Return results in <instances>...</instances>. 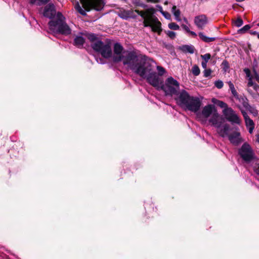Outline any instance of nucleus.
<instances>
[{
	"label": "nucleus",
	"instance_id": "1",
	"mask_svg": "<svg viewBox=\"0 0 259 259\" xmlns=\"http://www.w3.org/2000/svg\"><path fill=\"white\" fill-rule=\"evenodd\" d=\"M92 49L96 52L101 54L104 58L112 57L113 62L117 63L122 62L125 68L128 70L130 68V51L123 50L122 46L119 43L114 44L113 54H112L111 43L97 41L91 45Z\"/></svg>",
	"mask_w": 259,
	"mask_h": 259
},
{
	"label": "nucleus",
	"instance_id": "2",
	"mask_svg": "<svg viewBox=\"0 0 259 259\" xmlns=\"http://www.w3.org/2000/svg\"><path fill=\"white\" fill-rule=\"evenodd\" d=\"M155 64L156 62L152 59L146 58L133 66L131 70L142 78L145 79L153 87H159L160 78L154 70Z\"/></svg>",
	"mask_w": 259,
	"mask_h": 259
},
{
	"label": "nucleus",
	"instance_id": "3",
	"mask_svg": "<svg viewBox=\"0 0 259 259\" xmlns=\"http://www.w3.org/2000/svg\"><path fill=\"white\" fill-rule=\"evenodd\" d=\"M176 100L180 106L194 113L199 110L202 104L198 97L190 96L185 90L180 92Z\"/></svg>",
	"mask_w": 259,
	"mask_h": 259
},
{
	"label": "nucleus",
	"instance_id": "4",
	"mask_svg": "<svg viewBox=\"0 0 259 259\" xmlns=\"http://www.w3.org/2000/svg\"><path fill=\"white\" fill-rule=\"evenodd\" d=\"M56 20H51L48 23L50 29L54 33L68 35L71 33V29L65 21V17L61 12L56 14Z\"/></svg>",
	"mask_w": 259,
	"mask_h": 259
},
{
	"label": "nucleus",
	"instance_id": "5",
	"mask_svg": "<svg viewBox=\"0 0 259 259\" xmlns=\"http://www.w3.org/2000/svg\"><path fill=\"white\" fill-rule=\"evenodd\" d=\"M156 88L162 90L166 96L178 95L179 96L180 94L178 92L180 88L179 82L171 76L166 79L164 83L160 79L159 86Z\"/></svg>",
	"mask_w": 259,
	"mask_h": 259
},
{
	"label": "nucleus",
	"instance_id": "6",
	"mask_svg": "<svg viewBox=\"0 0 259 259\" xmlns=\"http://www.w3.org/2000/svg\"><path fill=\"white\" fill-rule=\"evenodd\" d=\"M238 154L245 162H250L254 158V153L251 146L244 143L238 150Z\"/></svg>",
	"mask_w": 259,
	"mask_h": 259
},
{
	"label": "nucleus",
	"instance_id": "7",
	"mask_svg": "<svg viewBox=\"0 0 259 259\" xmlns=\"http://www.w3.org/2000/svg\"><path fill=\"white\" fill-rule=\"evenodd\" d=\"M80 2L87 11H89L90 9L100 11L103 7L101 4V0H80Z\"/></svg>",
	"mask_w": 259,
	"mask_h": 259
},
{
	"label": "nucleus",
	"instance_id": "8",
	"mask_svg": "<svg viewBox=\"0 0 259 259\" xmlns=\"http://www.w3.org/2000/svg\"><path fill=\"white\" fill-rule=\"evenodd\" d=\"M223 114L226 119L232 124H239L240 119L237 114L231 108H227L223 110Z\"/></svg>",
	"mask_w": 259,
	"mask_h": 259
},
{
	"label": "nucleus",
	"instance_id": "9",
	"mask_svg": "<svg viewBox=\"0 0 259 259\" xmlns=\"http://www.w3.org/2000/svg\"><path fill=\"white\" fill-rule=\"evenodd\" d=\"M147 57L145 56L141 55L139 51L131 49V69L133 66L136 65L139 61L144 60Z\"/></svg>",
	"mask_w": 259,
	"mask_h": 259
},
{
	"label": "nucleus",
	"instance_id": "10",
	"mask_svg": "<svg viewBox=\"0 0 259 259\" xmlns=\"http://www.w3.org/2000/svg\"><path fill=\"white\" fill-rule=\"evenodd\" d=\"M161 25V23L157 18L144 23L145 27H150L153 32H157L159 34H160L162 31Z\"/></svg>",
	"mask_w": 259,
	"mask_h": 259
},
{
	"label": "nucleus",
	"instance_id": "11",
	"mask_svg": "<svg viewBox=\"0 0 259 259\" xmlns=\"http://www.w3.org/2000/svg\"><path fill=\"white\" fill-rule=\"evenodd\" d=\"M194 21L197 27L199 29L202 30L207 24L208 19L205 15L202 14L195 16Z\"/></svg>",
	"mask_w": 259,
	"mask_h": 259
},
{
	"label": "nucleus",
	"instance_id": "12",
	"mask_svg": "<svg viewBox=\"0 0 259 259\" xmlns=\"http://www.w3.org/2000/svg\"><path fill=\"white\" fill-rule=\"evenodd\" d=\"M56 14L55 6L53 4H49L44 9V16L50 19L54 18Z\"/></svg>",
	"mask_w": 259,
	"mask_h": 259
},
{
	"label": "nucleus",
	"instance_id": "13",
	"mask_svg": "<svg viewBox=\"0 0 259 259\" xmlns=\"http://www.w3.org/2000/svg\"><path fill=\"white\" fill-rule=\"evenodd\" d=\"M209 122L215 127L220 128L223 122V120L219 117V114L216 111L213 113L212 117L209 119Z\"/></svg>",
	"mask_w": 259,
	"mask_h": 259
},
{
	"label": "nucleus",
	"instance_id": "14",
	"mask_svg": "<svg viewBox=\"0 0 259 259\" xmlns=\"http://www.w3.org/2000/svg\"><path fill=\"white\" fill-rule=\"evenodd\" d=\"M215 106L212 104H208L204 106L202 110V115L205 118H208L210 115L216 112Z\"/></svg>",
	"mask_w": 259,
	"mask_h": 259
},
{
	"label": "nucleus",
	"instance_id": "15",
	"mask_svg": "<svg viewBox=\"0 0 259 259\" xmlns=\"http://www.w3.org/2000/svg\"><path fill=\"white\" fill-rule=\"evenodd\" d=\"M228 138L230 142L235 145H238L242 141L240 133L238 132H234L228 135Z\"/></svg>",
	"mask_w": 259,
	"mask_h": 259
},
{
	"label": "nucleus",
	"instance_id": "16",
	"mask_svg": "<svg viewBox=\"0 0 259 259\" xmlns=\"http://www.w3.org/2000/svg\"><path fill=\"white\" fill-rule=\"evenodd\" d=\"M179 49L184 53H190L192 54L194 53L195 48L192 45H184L179 47Z\"/></svg>",
	"mask_w": 259,
	"mask_h": 259
},
{
	"label": "nucleus",
	"instance_id": "17",
	"mask_svg": "<svg viewBox=\"0 0 259 259\" xmlns=\"http://www.w3.org/2000/svg\"><path fill=\"white\" fill-rule=\"evenodd\" d=\"M85 42L84 38L81 36H76L74 39L73 45L78 48H81Z\"/></svg>",
	"mask_w": 259,
	"mask_h": 259
},
{
	"label": "nucleus",
	"instance_id": "18",
	"mask_svg": "<svg viewBox=\"0 0 259 259\" xmlns=\"http://www.w3.org/2000/svg\"><path fill=\"white\" fill-rule=\"evenodd\" d=\"M236 99L237 100H238L239 101V102L242 104L243 106L246 109L249 110L251 108V106L249 104L248 100L247 99V98H246L245 97H239L238 96V98H236Z\"/></svg>",
	"mask_w": 259,
	"mask_h": 259
},
{
	"label": "nucleus",
	"instance_id": "19",
	"mask_svg": "<svg viewBox=\"0 0 259 259\" xmlns=\"http://www.w3.org/2000/svg\"><path fill=\"white\" fill-rule=\"evenodd\" d=\"M230 131V125L227 124V123H226L225 124L222 128L221 129H220L219 133L220 134V135L222 136V137H224L225 136H228L229 135V132Z\"/></svg>",
	"mask_w": 259,
	"mask_h": 259
},
{
	"label": "nucleus",
	"instance_id": "20",
	"mask_svg": "<svg viewBox=\"0 0 259 259\" xmlns=\"http://www.w3.org/2000/svg\"><path fill=\"white\" fill-rule=\"evenodd\" d=\"M198 35L200 39L205 42H210L211 41H213L216 39V38L214 37H208L205 36L204 33L202 32H200L198 33Z\"/></svg>",
	"mask_w": 259,
	"mask_h": 259
},
{
	"label": "nucleus",
	"instance_id": "21",
	"mask_svg": "<svg viewBox=\"0 0 259 259\" xmlns=\"http://www.w3.org/2000/svg\"><path fill=\"white\" fill-rule=\"evenodd\" d=\"M171 12L173 13L174 16L175 17L176 20L178 21H180V10L179 9H178L176 6H173V7H172Z\"/></svg>",
	"mask_w": 259,
	"mask_h": 259
},
{
	"label": "nucleus",
	"instance_id": "22",
	"mask_svg": "<svg viewBox=\"0 0 259 259\" xmlns=\"http://www.w3.org/2000/svg\"><path fill=\"white\" fill-rule=\"evenodd\" d=\"M118 16L123 19H127L130 18V12L128 11H125L123 9H121L118 12Z\"/></svg>",
	"mask_w": 259,
	"mask_h": 259
},
{
	"label": "nucleus",
	"instance_id": "23",
	"mask_svg": "<svg viewBox=\"0 0 259 259\" xmlns=\"http://www.w3.org/2000/svg\"><path fill=\"white\" fill-rule=\"evenodd\" d=\"M228 83L230 90H231V93L233 94V95L234 96V97L235 98H238V93L235 89L233 83L231 81H229L228 82Z\"/></svg>",
	"mask_w": 259,
	"mask_h": 259
},
{
	"label": "nucleus",
	"instance_id": "24",
	"mask_svg": "<svg viewBox=\"0 0 259 259\" xmlns=\"http://www.w3.org/2000/svg\"><path fill=\"white\" fill-rule=\"evenodd\" d=\"M88 38L91 42V45H93L97 41L101 40L97 37V35L94 33L89 34L88 36Z\"/></svg>",
	"mask_w": 259,
	"mask_h": 259
},
{
	"label": "nucleus",
	"instance_id": "25",
	"mask_svg": "<svg viewBox=\"0 0 259 259\" xmlns=\"http://www.w3.org/2000/svg\"><path fill=\"white\" fill-rule=\"evenodd\" d=\"M75 8L81 15L83 16L87 15L85 11L81 8L78 2L75 4Z\"/></svg>",
	"mask_w": 259,
	"mask_h": 259
},
{
	"label": "nucleus",
	"instance_id": "26",
	"mask_svg": "<svg viewBox=\"0 0 259 259\" xmlns=\"http://www.w3.org/2000/svg\"><path fill=\"white\" fill-rule=\"evenodd\" d=\"M192 72L193 74L195 76H198V75H199V74L200 73V69H199V67L197 65H195L192 67Z\"/></svg>",
	"mask_w": 259,
	"mask_h": 259
},
{
	"label": "nucleus",
	"instance_id": "27",
	"mask_svg": "<svg viewBox=\"0 0 259 259\" xmlns=\"http://www.w3.org/2000/svg\"><path fill=\"white\" fill-rule=\"evenodd\" d=\"M168 27L170 29H172V30H179L180 28L179 26L177 23H174V22H171L170 23H169Z\"/></svg>",
	"mask_w": 259,
	"mask_h": 259
},
{
	"label": "nucleus",
	"instance_id": "28",
	"mask_svg": "<svg viewBox=\"0 0 259 259\" xmlns=\"http://www.w3.org/2000/svg\"><path fill=\"white\" fill-rule=\"evenodd\" d=\"M222 66V68L223 69V70L225 71H227V70L229 68V63L228 62L225 60L223 61V62L222 63V64H221Z\"/></svg>",
	"mask_w": 259,
	"mask_h": 259
},
{
	"label": "nucleus",
	"instance_id": "29",
	"mask_svg": "<svg viewBox=\"0 0 259 259\" xmlns=\"http://www.w3.org/2000/svg\"><path fill=\"white\" fill-rule=\"evenodd\" d=\"M157 69L158 71V74H157L158 76H159V75L160 76H162L164 74V73L165 72V69L160 66H157Z\"/></svg>",
	"mask_w": 259,
	"mask_h": 259
},
{
	"label": "nucleus",
	"instance_id": "30",
	"mask_svg": "<svg viewBox=\"0 0 259 259\" xmlns=\"http://www.w3.org/2000/svg\"><path fill=\"white\" fill-rule=\"evenodd\" d=\"M243 21L240 18H238L237 20L234 22V25L237 27L241 26L243 25Z\"/></svg>",
	"mask_w": 259,
	"mask_h": 259
},
{
	"label": "nucleus",
	"instance_id": "31",
	"mask_svg": "<svg viewBox=\"0 0 259 259\" xmlns=\"http://www.w3.org/2000/svg\"><path fill=\"white\" fill-rule=\"evenodd\" d=\"M214 85L215 87H217L218 89H222L223 87L224 83L221 80H216L214 82Z\"/></svg>",
	"mask_w": 259,
	"mask_h": 259
},
{
	"label": "nucleus",
	"instance_id": "32",
	"mask_svg": "<svg viewBox=\"0 0 259 259\" xmlns=\"http://www.w3.org/2000/svg\"><path fill=\"white\" fill-rule=\"evenodd\" d=\"M250 28V26L249 24L245 25L242 28L239 30L240 33H244Z\"/></svg>",
	"mask_w": 259,
	"mask_h": 259
},
{
	"label": "nucleus",
	"instance_id": "33",
	"mask_svg": "<svg viewBox=\"0 0 259 259\" xmlns=\"http://www.w3.org/2000/svg\"><path fill=\"white\" fill-rule=\"evenodd\" d=\"M201 57L203 59L202 61L208 62V60L210 59L211 56L210 54L207 53L204 55H201Z\"/></svg>",
	"mask_w": 259,
	"mask_h": 259
},
{
	"label": "nucleus",
	"instance_id": "34",
	"mask_svg": "<svg viewBox=\"0 0 259 259\" xmlns=\"http://www.w3.org/2000/svg\"><path fill=\"white\" fill-rule=\"evenodd\" d=\"M161 14L166 19L170 20L171 19V15L169 13L166 11H161Z\"/></svg>",
	"mask_w": 259,
	"mask_h": 259
},
{
	"label": "nucleus",
	"instance_id": "35",
	"mask_svg": "<svg viewBox=\"0 0 259 259\" xmlns=\"http://www.w3.org/2000/svg\"><path fill=\"white\" fill-rule=\"evenodd\" d=\"M211 70L210 69H205L204 71H203V74H204V76L205 77H209L211 73Z\"/></svg>",
	"mask_w": 259,
	"mask_h": 259
},
{
	"label": "nucleus",
	"instance_id": "36",
	"mask_svg": "<svg viewBox=\"0 0 259 259\" xmlns=\"http://www.w3.org/2000/svg\"><path fill=\"white\" fill-rule=\"evenodd\" d=\"M246 125L247 126H254V122L253 120L250 119V118H247L246 120H245Z\"/></svg>",
	"mask_w": 259,
	"mask_h": 259
},
{
	"label": "nucleus",
	"instance_id": "37",
	"mask_svg": "<svg viewBox=\"0 0 259 259\" xmlns=\"http://www.w3.org/2000/svg\"><path fill=\"white\" fill-rule=\"evenodd\" d=\"M218 105L220 107L224 108L225 109L228 108L227 104L222 101H218Z\"/></svg>",
	"mask_w": 259,
	"mask_h": 259
},
{
	"label": "nucleus",
	"instance_id": "38",
	"mask_svg": "<svg viewBox=\"0 0 259 259\" xmlns=\"http://www.w3.org/2000/svg\"><path fill=\"white\" fill-rule=\"evenodd\" d=\"M166 34L171 39H174L176 37V33L172 31H167Z\"/></svg>",
	"mask_w": 259,
	"mask_h": 259
},
{
	"label": "nucleus",
	"instance_id": "39",
	"mask_svg": "<svg viewBox=\"0 0 259 259\" xmlns=\"http://www.w3.org/2000/svg\"><path fill=\"white\" fill-rule=\"evenodd\" d=\"M253 72L255 80L259 83V74L255 69H253Z\"/></svg>",
	"mask_w": 259,
	"mask_h": 259
},
{
	"label": "nucleus",
	"instance_id": "40",
	"mask_svg": "<svg viewBox=\"0 0 259 259\" xmlns=\"http://www.w3.org/2000/svg\"><path fill=\"white\" fill-rule=\"evenodd\" d=\"M96 60L99 64H103L105 63V61L104 60V59L102 58L97 57L96 58Z\"/></svg>",
	"mask_w": 259,
	"mask_h": 259
},
{
	"label": "nucleus",
	"instance_id": "41",
	"mask_svg": "<svg viewBox=\"0 0 259 259\" xmlns=\"http://www.w3.org/2000/svg\"><path fill=\"white\" fill-rule=\"evenodd\" d=\"M244 72L246 74V76L247 77L250 78V77H251V76L250 71V70L248 68H245L244 69Z\"/></svg>",
	"mask_w": 259,
	"mask_h": 259
},
{
	"label": "nucleus",
	"instance_id": "42",
	"mask_svg": "<svg viewBox=\"0 0 259 259\" xmlns=\"http://www.w3.org/2000/svg\"><path fill=\"white\" fill-rule=\"evenodd\" d=\"M50 0H38V3L37 5L40 6L41 5H44L48 3Z\"/></svg>",
	"mask_w": 259,
	"mask_h": 259
},
{
	"label": "nucleus",
	"instance_id": "43",
	"mask_svg": "<svg viewBox=\"0 0 259 259\" xmlns=\"http://www.w3.org/2000/svg\"><path fill=\"white\" fill-rule=\"evenodd\" d=\"M254 83L255 82H254L252 80V77H250V78L248 79L247 85L248 87H252Z\"/></svg>",
	"mask_w": 259,
	"mask_h": 259
},
{
	"label": "nucleus",
	"instance_id": "44",
	"mask_svg": "<svg viewBox=\"0 0 259 259\" xmlns=\"http://www.w3.org/2000/svg\"><path fill=\"white\" fill-rule=\"evenodd\" d=\"M254 171L256 174L259 176V163L254 167Z\"/></svg>",
	"mask_w": 259,
	"mask_h": 259
},
{
	"label": "nucleus",
	"instance_id": "45",
	"mask_svg": "<svg viewBox=\"0 0 259 259\" xmlns=\"http://www.w3.org/2000/svg\"><path fill=\"white\" fill-rule=\"evenodd\" d=\"M241 112H242V114L243 116V117H244L245 120H246L247 118H250L245 111H241Z\"/></svg>",
	"mask_w": 259,
	"mask_h": 259
},
{
	"label": "nucleus",
	"instance_id": "46",
	"mask_svg": "<svg viewBox=\"0 0 259 259\" xmlns=\"http://www.w3.org/2000/svg\"><path fill=\"white\" fill-rule=\"evenodd\" d=\"M182 27H183V28L185 30H186V31L187 32H188H188L190 31V29H189V28L187 25H185V24H183V25H182Z\"/></svg>",
	"mask_w": 259,
	"mask_h": 259
},
{
	"label": "nucleus",
	"instance_id": "47",
	"mask_svg": "<svg viewBox=\"0 0 259 259\" xmlns=\"http://www.w3.org/2000/svg\"><path fill=\"white\" fill-rule=\"evenodd\" d=\"M252 87H253V89H254L255 91H258V90H259V85H258L257 83H255L253 84V85L252 86Z\"/></svg>",
	"mask_w": 259,
	"mask_h": 259
},
{
	"label": "nucleus",
	"instance_id": "48",
	"mask_svg": "<svg viewBox=\"0 0 259 259\" xmlns=\"http://www.w3.org/2000/svg\"><path fill=\"white\" fill-rule=\"evenodd\" d=\"M207 63V62H204V61L202 62L201 65H202V67L203 68H204L205 69L206 68Z\"/></svg>",
	"mask_w": 259,
	"mask_h": 259
},
{
	"label": "nucleus",
	"instance_id": "49",
	"mask_svg": "<svg viewBox=\"0 0 259 259\" xmlns=\"http://www.w3.org/2000/svg\"><path fill=\"white\" fill-rule=\"evenodd\" d=\"M250 34H251V35H256L257 36L258 32L256 31L250 30Z\"/></svg>",
	"mask_w": 259,
	"mask_h": 259
},
{
	"label": "nucleus",
	"instance_id": "50",
	"mask_svg": "<svg viewBox=\"0 0 259 259\" xmlns=\"http://www.w3.org/2000/svg\"><path fill=\"white\" fill-rule=\"evenodd\" d=\"M188 33H189L191 35H192L194 37L197 36L196 33L194 31L190 30V31Z\"/></svg>",
	"mask_w": 259,
	"mask_h": 259
},
{
	"label": "nucleus",
	"instance_id": "51",
	"mask_svg": "<svg viewBox=\"0 0 259 259\" xmlns=\"http://www.w3.org/2000/svg\"><path fill=\"white\" fill-rule=\"evenodd\" d=\"M254 128V126H251L249 129V133L251 134L252 133L253 129Z\"/></svg>",
	"mask_w": 259,
	"mask_h": 259
},
{
	"label": "nucleus",
	"instance_id": "52",
	"mask_svg": "<svg viewBox=\"0 0 259 259\" xmlns=\"http://www.w3.org/2000/svg\"><path fill=\"white\" fill-rule=\"evenodd\" d=\"M37 0H30L29 2L31 4H34L36 2Z\"/></svg>",
	"mask_w": 259,
	"mask_h": 259
},
{
	"label": "nucleus",
	"instance_id": "53",
	"mask_svg": "<svg viewBox=\"0 0 259 259\" xmlns=\"http://www.w3.org/2000/svg\"><path fill=\"white\" fill-rule=\"evenodd\" d=\"M131 18H134L135 16L133 14V11L131 10Z\"/></svg>",
	"mask_w": 259,
	"mask_h": 259
},
{
	"label": "nucleus",
	"instance_id": "54",
	"mask_svg": "<svg viewBox=\"0 0 259 259\" xmlns=\"http://www.w3.org/2000/svg\"><path fill=\"white\" fill-rule=\"evenodd\" d=\"M139 15H140L143 18L144 17V16H145V14L144 13H139V11H137Z\"/></svg>",
	"mask_w": 259,
	"mask_h": 259
},
{
	"label": "nucleus",
	"instance_id": "55",
	"mask_svg": "<svg viewBox=\"0 0 259 259\" xmlns=\"http://www.w3.org/2000/svg\"><path fill=\"white\" fill-rule=\"evenodd\" d=\"M148 2H153V0H147Z\"/></svg>",
	"mask_w": 259,
	"mask_h": 259
},
{
	"label": "nucleus",
	"instance_id": "56",
	"mask_svg": "<svg viewBox=\"0 0 259 259\" xmlns=\"http://www.w3.org/2000/svg\"><path fill=\"white\" fill-rule=\"evenodd\" d=\"M257 142L259 143V136H258V138H257Z\"/></svg>",
	"mask_w": 259,
	"mask_h": 259
},
{
	"label": "nucleus",
	"instance_id": "57",
	"mask_svg": "<svg viewBox=\"0 0 259 259\" xmlns=\"http://www.w3.org/2000/svg\"><path fill=\"white\" fill-rule=\"evenodd\" d=\"M232 8H233V9H235V6H234V5H233L232 6Z\"/></svg>",
	"mask_w": 259,
	"mask_h": 259
},
{
	"label": "nucleus",
	"instance_id": "58",
	"mask_svg": "<svg viewBox=\"0 0 259 259\" xmlns=\"http://www.w3.org/2000/svg\"><path fill=\"white\" fill-rule=\"evenodd\" d=\"M257 38L259 39V32H258V34H257Z\"/></svg>",
	"mask_w": 259,
	"mask_h": 259
},
{
	"label": "nucleus",
	"instance_id": "59",
	"mask_svg": "<svg viewBox=\"0 0 259 259\" xmlns=\"http://www.w3.org/2000/svg\"><path fill=\"white\" fill-rule=\"evenodd\" d=\"M257 26H259V23L257 24Z\"/></svg>",
	"mask_w": 259,
	"mask_h": 259
}]
</instances>
